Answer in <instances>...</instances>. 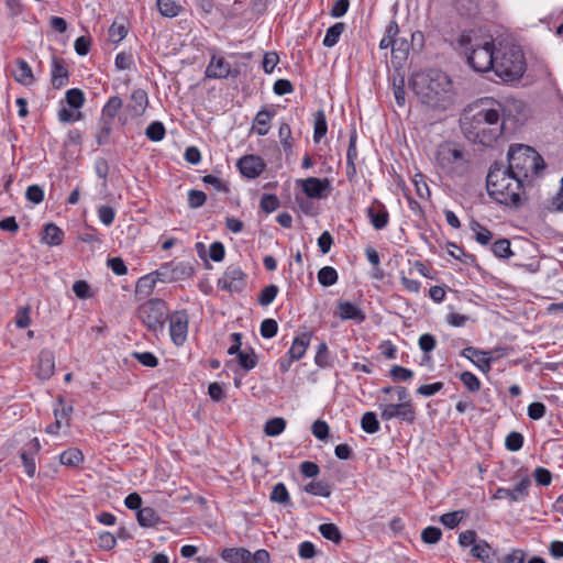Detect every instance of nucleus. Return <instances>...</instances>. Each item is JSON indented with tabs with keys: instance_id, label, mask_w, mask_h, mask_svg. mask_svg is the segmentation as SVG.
Returning a JSON list of instances; mask_svg holds the SVG:
<instances>
[{
	"instance_id": "obj_1",
	"label": "nucleus",
	"mask_w": 563,
	"mask_h": 563,
	"mask_svg": "<svg viewBox=\"0 0 563 563\" xmlns=\"http://www.w3.org/2000/svg\"><path fill=\"white\" fill-rule=\"evenodd\" d=\"M503 104L492 98L479 99L461 120V129L467 141H498L505 121Z\"/></svg>"
},
{
	"instance_id": "obj_2",
	"label": "nucleus",
	"mask_w": 563,
	"mask_h": 563,
	"mask_svg": "<svg viewBox=\"0 0 563 563\" xmlns=\"http://www.w3.org/2000/svg\"><path fill=\"white\" fill-rule=\"evenodd\" d=\"M410 87L420 102L428 108L445 111L455 101V92L450 76L439 69L416 73Z\"/></svg>"
},
{
	"instance_id": "obj_3",
	"label": "nucleus",
	"mask_w": 563,
	"mask_h": 563,
	"mask_svg": "<svg viewBox=\"0 0 563 563\" xmlns=\"http://www.w3.org/2000/svg\"><path fill=\"white\" fill-rule=\"evenodd\" d=\"M526 184L514 175L503 162L495 161L486 176L488 196L498 205L519 209L523 205Z\"/></svg>"
},
{
	"instance_id": "obj_4",
	"label": "nucleus",
	"mask_w": 563,
	"mask_h": 563,
	"mask_svg": "<svg viewBox=\"0 0 563 563\" xmlns=\"http://www.w3.org/2000/svg\"><path fill=\"white\" fill-rule=\"evenodd\" d=\"M506 166L525 184H531L534 176L547 167L543 157L532 146L525 143H512L507 153Z\"/></svg>"
},
{
	"instance_id": "obj_5",
	"label": "nucleus",
	"mask_w": 563,
	"mask_h": 563,
	"mask_svg": "<svg viewBox=\"0 0 563 563\" xmlns=\"http://www.w3.org/2000/svg\"><path fill=\"white\" fill-rule=\"evenodd\" d=\"M459 46L467 57L468 65L478 73L495 69V45L493 41H483L473 36L472 32H464L459 37Z\"/></svg>"
},
{
	"instance_id": "obj_6",
	"label": "nucleus",
	"mask_w": 563,
	"mask_h": 563,
	"mask_svg": "<svg viewBox=\"0 0 563 563\" xmlns=\"http://www.w3.org/2000/svg\"><path fill=\"white\" fill-rule=\"evenodd\" d=\"M456 143H439L435 159L439 167L451 177H464L470 170L471 155Z\"/></svg>"
},
{
	"instance_id": "obj_7",
	"label": "nucleus",
	"mask_w": 563,
	"mask_h": 563,
	"mask_svg": "<svg viewBox=\"0 0 563 563\" xmlns=\"http://www.w3.org/2000/svg\"><path fill=\"white\" fill-rule=\"evenodd\" d=\"M495 74L505 81L517 80L526 71L523 52L517 46H506L496 54Z\"/></svg>"
},
{
	"instance_id": "obj_8",
	"label": "nucleus",
	"mask_w": 563,
	"mask_h": 563,
	"mask_svg": "<svg viewBox=\"0 0 563 563\" xmlns=\"http://www.w3.org/2000/svg\"><path fill=\"white\" fill-rule=\"evenodd\" d=\"M136 317L147 331L156 334L165 328L168 318V305L164 299L151 298L136 309Z\"/></svg>"
},
{
	"instance_id": "obj_9",
	"label": "nucleus",
	"mask_w": 563,
	"mask_h": 563,
	"mask_svg": "<svg viewBox=\"0 0 563 563\" xmlns=\"http://www.w3.org/2000/svg\"><path fill=\"white\" fill-rule=\"evenodd\" d=\"M506 350L504 346L490 350L466 346L460 352V355L471 361L482 373L488 374L492 371V364L506 355Z\"/></svg>"
},
{
	"instance_id": "obj_10",
	"label": "nucleus",
	"mask_w": 563,
	"mask_h": 563,
	"mask_svg": "<svg viewBox=\"0 0 563 563\" xmlns=\"http://www.w3.org/2000/svg\"><path fill=\"white\" fill-rule=\"evenodd\" d=\"M249 275L239 266L229 265L221 278L218 279V288L230 294H241L247 286Z\"/></svg>"
},
{
	"instance_id": "obj_11",
	"label": "nucleus",
	"mask_w": 563,
	"mask_h": 563,
	"mask_svg": "<svg viewBox=\"0 0 563 563\" xmlns=\"http://www.w3.org/2000/svg\"><path fill=\"white\" fill-rule=\"evenodd\" d=\"M169 335L176 346H181L187 340L189 317L187 310H176L168 314Z\"/></svg>"
},
{
	"instance_id": "obj_12",
	"label": "nucleus",
	"mask_w": 563,
	"mask_h": 563,
	"mask_svg": "<svg viewBox=\"0 0 563 563\" xmlns=\"http://www.w3.org/2000/svg\"><path fill=\"white\" fill-rule=\"evenodd\" d=\"M380 418L384 421H389L394 418L413 423L417 418L416 408L409 404H379Z\"/></svg>"
},
{
	"instance_id": "obj_13",
	"label": "nucleus",
	"mask_w": 563,
	"mask_h": 563,
	"mask_svg": "<svg viewBox=\"0 0 563 563\" xmlns=\"http://www.w3.org/2000/svg\"><path fill=\"white\" fill-rule=\"evenodd\" d=\"M531 486V479L529 476H525L514 488L499 487L493 495L494 499H509L510 503H518L525 500L529 496V489Z\"/></svg>"
},
{
	"instance_id": "obj_14",
	"label": "nucleus",
	"mask_w": 563,
	"mask_h": 563,
	"mask_svg": "<svg viewBox=\"0 0 563 563\" xmlns=\"http://www.w3.org/2000/svg\"><path fill=\"white\" fill-rule=\"evenodd\" d=\"M42 445L37 438L31 439L20 452V459L25 474L33 478L36 474V456L38 455Z\"/></svg>"
},
{
	"instance_id": "obj_15",
	"label": "nucleus",
	"mask_w": 563,
	"mask_h": 563,
	"mask_svg": "<svg viewBox=\"0 0 563 563\" xmlns=\"http://www.w3.org/2000/svg\"><path fill=\"white\" fill-rule=\"evenodd\" d=\"M302 191L309 199L327 198L331 191V184L328 178L308 177L300 180Z\"/></svg>"
},
{
	"instance_id": "obj_16",
	"label": "nucleus",
	"mask_w": 563,
	"mask_h": 563,
	"mask_svg": "<svg viewBox=\"0 0 563 563\" xmlns=\"http://www.w3.org/2000/svg\"><path fill=\"white\" fill-rule=\"evenodd\" d=\"M365 212L369 223L375 230L379 231L388 225L389 212L386 206L377 198L373 199L371 206L366 208Z\"/></svg>"
},
{
	"instance_id": "obj_17",
	"label": "nucleus",
	"mask_w": 563,
	"mask_h": 563,
	"mask_svg": "<svg viewBox=\"0 0 563 563\" xmlns=\"http://www.w3.org/2000/svg\"><path fill=\"white\" fill-rule=\"evenodd\" d=\"M236 166L242 176L249 179H255L264 172L266 164L260 156L245 155L238 161Z\"/></svg>"
},
{
	"instance_id": "obj_18",
	"label": "nucleus",
	"mask_w": 563,
	"mask_h": 563,
	"mask_svg": "<svg viewBox=\"0 0 563 563\" xmlns=\"http://www.w3.org/2000/svg\"><path fill=\"white\" fill-rule=\"evenodd\" d=\"M55 373V354L49 349H42L37 355L36 376L41 380L49 379Z\"/></svg>"
},
{
	"instance_id": "obj_19",
	"label": "nucleus",
	"mask_w": 563,
	"mask_h": 563,
	"mask_svg": "<svg viewBox=\"0 0 563 563\" xmlns=\"http://www.w3.org/2000/svg\"><path fill=\"white\" fill-rule=\"evenodd\" d=\"M69 81V70L65 59L53 56L51 66V84L55 89L66 86Z\"/></svg>"
},
{
	"instance_id": "obj_20",
	"label": "nucleus",
	"mask_w": 563,
	"mask_h": 563,
	"mask_svg": "<svg viewBox=\"0 0 563 563\" xmlns=\"http://www.w3.org/2000/svg\"><path fill=\"white\" fill-rule=\"evenodd\" d=\"M342 320H352L360 324L365 321V312L354 302L342 300L338 302L336 312Z\"/></svg>"
},
{
	"instance_id": "obj_21",
	"label": "nucleus",
	"mask_w": 563,
	"mask_h": 563,
	"mask_svg": "<svg viewBox=\"0 0 563 563\" xmlns=\"http://www.w3.org/2000/svg\"><path fill=\"white\" fill-rule=\"evenodd\" d=\"M231 74V65L224 57L212 55L209 65L206 68V76L208 78L222 79Z\"/></svg>"
},
{
	"instance_id": "obj_22",
	"label": "nucleus",
	"mask_w": 563,
	"mask_h": 563,
	"mask_svg": "<svg viewBox=\"0 0 563 563\" xmlns=\"http://www.w3.org/2000/svg\"><path fill=\"white\" fill-rule=\"evenodd\" d=\"M147 104V92L143 89H135L132 91L125 109L132 117H140L144 113Z\"/></svg>"
},
{
	"instance_id": "obj_23",
	"label": "nucleus",
	"mask_w": 563,
	"mask_h": 563,
	"mask_svg": "<svg viewBox=\"0 0 563 563\" xmlns=\"http://www.w3.org/2000/svg\"><path fill=\"white\" fill-rule=\"evenodd\" d=\"M311 338L312 333L309 331H305L301 334L295 336L291 346L287 351V355L292 357L295 361L302 358L307 349L309 347Z\"/></svg>"
},
{
	"instance_id": "obj_24",
	"label": "nucleus",
	"mask_w": 563,
	"mask_h": 563,
	"mask_svg": "<svg viewBox=\"0 0 563 563\" xmlns=\"http://www.w3.org/2000/svg\"><path fill=\"white\" fill-rule=\"evenodd\" d=\"M446 247L449 254L455 260H459L463 264L476 268L478 272L482 271V267L474 254L465 252V250L462 246H459L455 242H448Z\"/></svg>"
},
{
	"instance_id": "obj_25",
	"label": "nucleus",
	"mask_w": 563,
	"mask_h": 563,
	"mask_svg": "<svg viewBox=\"0 0 563 563\" xmlns=\"http://www.w3.org/2000/svg\"><path fill=\"white\" fill-rule=\"evenodd\" d=\"M220 556L229 563H251L252 553L245 548H224Z\"/></svg>"
},
{
	"instance_id": "obj_26",
	"label": "nucleus",
	"mask_w": 563,
	"mask_h": 563,
	"mask_svg": "<svg viewBox=\"0 0 563 563\" xmlns=\"http://www.w3.org/2000/svg\"><path fill=\"white\" fill-rule=\"evenodd\" d=\"M136 520L143 528H156L161 523H165L157 511L152 507H143L136 512Z\"/></svg>"
},
{
	"instance_id": "obj_27",
	"label": "nucleus",
	"mask_w": 563,
	"mask_h": 563,
	"mask_svg": "<svg viewBox=\"0 0 563 563\" xmlns=\"http://www.w3.org/2000/svg\"><path fill=\"white\" fill-rule=\"evenodd\" d=\"M470 554L472 558L482 561L483 563H489L492 555L496 554L490 544L485 539H478L475 544L471 548Z\"/></svg>"
},
{
	"instance_id": "obj_28",
	"label": "nucleus",
	"mask_w": 563,
	"mask_h": 563,
	"mask_svg": "<svg viewBox=\"0 0 563 563\" xmlns=\"http://www.w3.org/2000/svg\"><path fill=\"white\" fill-rule=\"evenodd\" d=\"M13 77L18 82L24 86H30L35 80L31 66L22 58H19L15 62Z\"/></svg>"
},
{
	"instance_id": "obj_29",
	"label": "nucleus",
	"mask_w": 563,
	"mask_h": 563,
	"mask_svg": "<svg viewBox=\"0 0 563 563\" xmlns=\"http://www.w3.org/2000/svg\"><path fill=\"white\" fill-rule=\"evenodd\" d=\"M64 235V231L58 225L51 222L45 224L42 240L49 246H58L63 243Z\"/></svg>"
},
{
	"instance_id": "obj_30",
	"label": "nucleus",
	"mask_w": 563,
	"mask_h": 563,
	"mask_svg": "<svg viewBox=\"0 0 563 563\" xmlns=\"http://www.w3.org/2000/svg\"><path fill=\"white\" fill-rule=\"evenodd\" d=\"M170 264H172L173 276H175V282L189 279L196 273V269H195V266H194L192 262L170 261Z\"/></svg>"
},
{
	"instance_id": "obj_31",
	"label": "nucleus",
	"mask_w": 563,
	"mask_h": 563,
	"mask_svg": "<svg viewBox=\"0 0 563 563\" xmlns=\"http://www.w3.org/2000/svg\"><path fill=\"white\" fill-rule=\"evenodd\" d=\"M236 363L239 367L243 371V374H246L253 368H255L258 363V357L255 350L252 346H249V351H243L242 353H239V355L236 356Z\"/></svg>"
},
{
	"instance_id": "obj_32",
	"label": "nucleus",
	"mask_w": 563,
	"mask_h": 563,
	"mask_svg": "<svg viewBox=\"0 0 563 563\" xmlns=\"http://www.w3.org/2000/svg\"><path fill=\"white\" fill-rule=\"evenodd\" d=\"M157 282L152 273L140 277L135 285V295L142 298L151 296Z\"/></svg>"
},
{
	"instance_id": "obj_33",
	"label": "nucleus",
	"mask_w": 563,
	"mask_h": 563,
	"mask_svg": "<svg viewBox=\"0 0 563 563\" xmlns=\"http://www.w3.org/2000/svg\"><path fill=\"white\" fill-rule=\"evenodd\" d=\"M303 490L312 496L328 498L332 494V485L323 481H311L305 485Z\"/></svg>"
},
{
	"instance_id": "obj_34",
	"label": "nucleus",
	"mask_w": 563,
	"mask_h": 563,
	"mask_svg": "<svg viewBox=\"0 0 563 563\" xmlns=\"http://www.w3.org/2000/svg\"><path fill=\"white\" fill-rule=\"evenodd\" d=\"M82 461L84 454L77 448H69L59 455L60 464L68 467H77Z\"/></svg>"
},
{
	"instance_id": "obj_35",
	"label": "nucleus",
	"mask_w": 563,
	"mask_h": 563,
	"mask_svg": "<svg viewBox=\"0 0 563 563\" xmlns=\"http://www.w3.org/2000/svg\"><path fill=\"white\" fill-rule=\"evenodd\" d=\"M271 119L272 113L269 111L261 110L254 119L252 130L261 136L266 135L269 130Z\"/></svg>"
},
{
	"instance_id": "obj_36",
	"label": "nucleus",
	"mask_w": 563,
	"mask_h": 563,
	"mask_svg": "<svg viewBox=\"0 0 563 563\" xmlns=\"http://www.w3.org/2000/svg\"><path fill=\"white\" fill-rule=\"evenodd\" d=\"M345 30L343 22H336L327 30L325 36L322 41L323 46L333 47L339 42L340 36Z\"/></svg>"
},
{
	"instance_id": "obj_37",
	"label": "nucleus",
	"mask_w": 563,
	"mask_h": 563,
	"mask_svg": "<svg viewBox=\"0 0 563 563\" xmlns=\"http://www.w3.org/2000/svg\"><path fill=\"white\" fill-rule=\"evenodd\" d=\"M271 501L280 505H290V495L284 483H277L273 486V489L269 495Z\"/></svg>"
},
{
	"instance_id": "obj_38",
	"label": "nucleus",
	"mask_w": 563,
	"mask_h": 563,
	"mask_svg": "<svg viewBox=\"0 0 563 563\" xmlns=\"http://www.w3.org/2000/svg\"><path fill=\"white\" fill-rule=\"evenodd\" d=\"M328 131V124L325 119V113L323 110H318L313 114V139L314 141H320L325 136Z\"/></svg>"
},
{
	"instance_id": "obj_39",
	"label": "nucleus",
	"mask_w": 563,
	"mask_h": 563,
	"mask_svg": "<svg viewBox=\"0 0 563 563\" xmlns=\"http://www.w3.org/2000/svg\"><path fill=\"white\" fill-rule=\"evenodd\" d=\"M122 99L118 96L109 98L107 103L102 108L101 117L107 120L115 121V117L119 110L122 108Z\"/></svg>"
},
{
	"instance_id": "obj_40",
	"label": "nucleus",
	"mask_w": 563,
	"mask_h": 563,
	"mask_svg": "<svg viewBox=\"0 0 563 563\" xmlns=\"http://www.w3.org/2000/svg\"><path fill=\"white\" fill-rule=\"evenodd\" d=\"M361 428L368 434H374L379 431L380 423L377 415L374 411H366L361 418Z\"/></svg>"
},
{
	"instance_id": "obj_41",
	"label": "nucleus",
	"mask_w": 563,
	"mask_h": 563,
	"mask_svg": "<svg viewBox=\"0 0 563 563\" xmlns=\"http://www.w3.org/2000/svg\"><path fill=\"white\" fill-rule=\"evenodd\" d=\"M287 422L283 417H274L266 421L264 426V433L267 437H277L286 429Z\"/></svg>"
},
{
	"instance_id": "obj_42",
	"label": "nucleus",
	"mask_w": 563,
	"mask_h": 563,
	"mask_svg": "<svg viewBox=\"0 0 563 563\" xmlns=\"http://www.w3.org/2000/svg\"><path fill=\"white\" fill-rule=\"evenodd\" d=\"M471 230L475 233V240L482 245H488L493 239V233L478 221L472 220L470 223Z\"/></svg>"
},
{
	"instance_id": "obj_43",
	"label": "nucleus",
	"mask_w": 563,
	"mask_h": 563,
	"mask_svg": "<svg viewBox=\"0 0 563 563\" xmlns=\"http://www.w3.org/2000/svg\"><path fill=\"white\" fill-rule=\"evenodd\" d=\"M318 530L324 539L332 541L335 544H339L342 541V533L339 527L334 523H321Z\"/></svg>"
},
{
	"instance_id": "obj_44",
	"label": "nucleus",
	"mask_w": 563,
	"mask_h": 563,
	"mask_svg": "<svg viewBox=\"0 0 563 563\" xmlns=\"http://www.w3.org/2000/svg\"><path fill=\"white\" fill-rule=\"evenodd\" d=\"M158 12L166 18H175L179 14L181 7L177 0H156Z\"/></svg>"
},
{
	"instance_id": "obj_45",
	"label": "nucleus",
	"mask_w": 563,
	"mask_h": 563,
	"mask_svg": "<svg viewBox=\"0 0 563 563\" xmlns=\"http://www.w3.org/2000/svg\"><path fill=\"white\" fill-rule=\"evenodd\" d=\"M318 282L323 287H330L338 283L339 275L334 267L332 266H323L318 272Z\"/></svg>"
},
{
	"instance_id": "obj_46",
	"label": "nucleus",
	"mask_w": 563,
	"mask_h": 563,
	"mask_svg": "<svg viewBox=\"0 0 563 563\" xmlns=\"http://www.w3.org/2000/svg\"><path fill=\"white\" fill-rule=\"evenodd\" d=\"M314 363L320 368H329L333 366L328 345L324 341L320 342L317 346Z\"/></svg>"
},
{
	"instance_id": "obj_47",
	"label": "nucleus",
	"mask_w": 563,
	"mask_h": 563,
	"mask_svg": "<svg viewBox=\"0 0 563 563\" xmlns=\"http://www.w3.org/2000/svg\"><path fill=\"white\" fill-rule=\"evenodd\" d=\"M399 33V26L396 21H390L386 26L385 35L379 42V48L386 49L388 47L393 48L395 40Z\"/></svg>"
},
{
	"instance_id": "obj_48",
	"label": "nucleus",
	"mask_w": 563,
	"mask_h": 563,
	"mask_svg": "<svg viewBox=\"0 0 563 563\" xmlns=\"http://www.w3.org/2000/svg\"><path fill=\"white\" fill-rule=\"evenodd\" d=\"M459 378L461 383L465 386V388L472 394L479 391L482 388V383L479 378L470 371L462 372L459 375Z\"/></svg>"
},
{
	"instance_id": "obj_49",
	"label": "nucleus",
	"mask_w": 563,
	"mask_h": 563,
	"mask_svg": "<svg viewBox=\"0 0 563 563\" xmlns=\"http://www.w3.org/2000/svg\"><path fill=\"white\" fill-rule=\"evenodd\" d=\"M492 252L498 258H509L514 255L510 241L508 239H499L495 241L490 246Z\"/></svg>"
},
{
	"instance_id": "obj_50",
	"label": "nucleus",
	"mask_w": 563,
	"mask_h": 563,
	"mask_svg": "<svg viewBox=\"0 0 563 563\" xmlns=\"http://www.w3.org/2000/svg\"><path fill=\"white\" fill-rule=\"evenodd\" d=\"M115 121H110L101 117L96 125V141H106L111 136Z\"/></svg>"
},
{
	"instance_id": "obj_51",
	"label": "nucleus",
	"mask_w": 563,
	"mask_h": 563,
	"mask_svg": "<svg viewBox=\"0 0 563 563\" xmlns=\"http://www.w3.org/2000/svg\"><path fill=\"white\" fill-rule=\"evenodd\" d=\"M57 402L58 407L54 408L55 419L59 420L60 422L66 420L67 426H69V419L74 411L73 405H67L64 397L62 396L58 397Z\"/></svg>"
},
{
	"instance_id": "obj_52",
	"label": "nucleus",
	"mask_w": 563,
	"mask_h": 563,
	"mask_svg": "<svg viewBox=\"0 0 563 563\" xmlns=\"http://www.w3.org/2000/svg\"><path fill=\"white\" fill-rule=\"evenodd\" d=\"M131 356L135 358L141 365L144 367L155 368L159 364L158 357L148 351L145 352H137L134 351L131 353Z\"/></svg>"
},
{
	"instance_id": "obj_53",
	"label": "nucleus",
	"mask_w": 563,
	"mask_h": 563,
	"mask_svg": "<svg viewBox=\"0 0 563 563\" xmlns=\"http://www.w3.org/2000/svg\"><path fill=\"white\" fill-rule=\"evenodd\" d=\"M278 291H279L278 287L274 284H271V285L264 287L260 291L258 297H257L258 305H261L263 307L269 306L275 300Z\"/></svg>"
},
{
	"instance_id": "obj_54",
	"label": "nucleus",
	"mask_w": 563,
	"mask_h": 563,
	"mask_svg": "<svg viewBox=\"0 0 563 563\" xmlns=\"http://www.w3.org/2000/svg\"><path fill=\"white\" fill-rule=\"evenodd\" d=\"M152 274L154 275L157 283H175V276H173L170 262L162 263L156 271L152 272Z\"/></svg>"
},
{
	"instance_id": "obj_55",
	"label": "nucleus",
	"mask_w": 563,
	"mask_h": 563,
	"mask_svg": "<svg viewBox=\"0 0 563 563\" xmlns=\"http://www.w3.org/2000/svg\"><path fill=\"white\" fill-rule=\"evenodd\" d=\"M389 376L394 382H408L413 378L415 373L410 368L393 365L389 369Z\"/></svg>"
},
{
	"instance_id": "obj_56",
	"label": "nucleus",
	"mask_w": 563,
	"mask_h": 563,
	"mask_svg": "<svg viewBox=\"0 0 563 563\" xmlns=\"http://www.w3.org/2000/svg\"><path fill=\"white\" fill-rule=\"evenodd\" d=\"M418 345L424 354L426 360H430L429 353H431L437 346V339L431 333H423L418 340Z\"/></svg>"
},
{
	"instance_id": "obj_57",
	"label": "nucleus",
	"mask_w": 563,
	"mask_h": 563,
	"mask_svg": "<svg viewBox=\"0 0 563 563\" xmlns=\"http://www.w3.org/2000/svg\"><path fill=\"white\" fill-rule=\"evenodd\" d=\"M464 510H456L443 514L440 517V522L448 529L456 528L463 519Z\"/></svg>"
},
{
	"instance_id": "obj_58",
	"label": "nucleus",
	"mask_w": 563,
	"mask_h": 563,
	"mask_svg": "<svg viewBox=\"0 0 563 563\" xmlns=\"http://www.w3.org/2000/svg\"><path fill=\"white\" fill-rule=\"evenodd\" d=\"M525 438L518 431H511L505 439V446L510 452H517L522 449Z\"/></svg>"
},
{
	"instance_id": "obj_59",
	"label": "nucleus",
	"mask_w": 563,
	"mask_h": 563,
	"mask_svg": "<svg viewBox=\"0 0 563 563\" xmlns=\"http://www.w3.org/2000/svg\"><path fill=\"white\" fill-rule=\"evenodd\" d=\"M442 538V530L435 526H428L421 531V541L426 544H435Z\"/></svg>"
},
{
	"instance_id": "obj_60",
	"label": "nucleus",
	"mask_w": 563,
	"mask_h": 563,
	"mask_svg": "<svg viewBox=\"0 0 563 563\" xmlns=\"http://www.w3.org/2000/svg\"><path fill=\"white\" fill-rule=\"evenodd\" d=\"M260 207L265 213H272L280 207V201L274 194H264L261 198Z\"/></svg>"
},
{
	"instance_id": "obj_61",
	"label": "nucleus",
	"mask_w": 563,
	"mask_h": 563,
	"mask_svg": "<svg viewBox=\"0 0 563 563\" xmlns=\"http://www.w3.org/2000/svg\"><path fill=\"white\" fill-rule=\"evenodd\" d=\"M409 53V43L407 40H399L396 37L391 49V56L394 59L402 62L407 58Z\"/></svg>"
},
{
	"instance_id": "obj_62",
	"label": "nucleus",
	"mask_w": 563,
	"mask_h": 563,
	"mask_svg": "<svg viewBox=\"0 0 563 563\" xmlns=\"http://www.w3.org/2000/svg\"><path fill=\"white\" fill-rule=\"evenodd\" d=\"M278 332V323L275 319L267 318L261 322L260 333L264 339H272Z\"/></svg>"
},
{
	"instance_id": "obj_63",
	"label": "nucleus",
	"mask_w": 563,
	"mask_h": 563,
	"mask_svg": "<svg viewBox=\"0 0 563 563\" xmlns=\"http://www.w3.org/2000/svg\"><path fill=\"white\" fill-rule=\"evenodd\" d=\"M145 135L150 141H162L165 136V126L161 121L152 122L145 130Z\"/></svg>"
},
{
	"instance_id": "obj_64",
	"label": "nucleus",
	"mask_w": 563,
	"mask_h": 563,
	"mask_svg": "<svg viewBox=\"0 0 563 563\" xmlns=\"http://www.w3.org/2000/svg\"><path fill=\"white\" fill-rule=\"evenodd\" d=\"M533 478L539 486L548 487L551 485L553 476L550 470L538 466L533 471Z\"/></svg>"
}]
</instances>
